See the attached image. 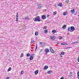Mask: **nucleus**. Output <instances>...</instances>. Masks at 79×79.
<instances>
[{
    "label": "nucleus",
    "instance_id": "f257e3e1",
    "mask_svg": "<svg viewBox=\"0 0 79 79\" xmlns=\"http://www.w3.org/2000/svg\"><path fill=\"white\" fill-rule=\"evenodd\" d=\"M35 21H39L40 22V21H41V20H40V17L39 16H38V18H36L34 19Z\"/></svg>",
    "mask_w": 79,
    "mask_h": 79
},
{
    "label": "nucleus",
    "instance_id": "f03ea898",
    "mask_svg": "<svg viewBox=\"0 0 79 79\" xmlns=\"http://www.w3.org/2000/svg\"><path fill=\"white\" fill-rule=\"evenodd\" d=\"M49 51H50V50L48 49V48H46L45 50V52H46V55H47V53H48L49 52Z\"/></svg>",
    "mask_w": 79,
    "mask_h": 79
},
{
    "label": "nucleus",
    "instance_id": "7ed1b4c3",
    "mask_svg": "<svg viewBox=\"0 0 79 79\" xmlns=\"http://www.w3.org/2000/svg\"><path fill=\"white\" fill-rule=\"evenodd\" d=\"M50 48V50L51 53H54L55 51H54V50H53V49H52V48Z\"/></svg>",
    "mask_w": 79,
    "mask_h": 79
},
{
    "label": "nucleus",
    "instance_id": "20e7f679",
    "mask_svg": "<svg viewBox=\"0 0 79 79\" xmlns=\"http://www.w3.org/2000/svg\"><path fill=\"white\" fill-rule=\"evenodd\" d=\"M70 29H71V31H73L75 30V28H74V27H70Z\"/></svg>",
    "mask_w": 79,
    "mask_h": 79
},
{
    "label": "nucleus",
    "instance_id": "39448f33",
    "mask_svg": "<svg viewBox=\"0 0 79 79\" xmlns=\"http://www.w3.org/2000/svg\"><path fill=\"white\" fill-rule=\"evenodd\" d=\"M41 18L43 19H46V17L45 15H43Z\"/></svg>",
    "mask_w": 79,
    "mask_h": 79
},
{
    "label": "nucleus",
    "instance_id": "423d86ee",
    "mask_svg": "<svg viewBox=\"0 0 79 79\" xmlns=\"http://www.w3.org/2000/svg\"><path fill=\"white\" fill-rule=\"evenodd\" d=\"M34 55V54H32L31 55L32 56L30 57V60H33V57L32 56H33Z\"/></svg>",
    "mask_w": 79,
    "mask_h": 79
},
{
    "label": "nucleus",
    "instance_id": "0eeeda50",
    "mask_svg": "<svg viewBox=\"0 0 79 79\" xmlns=\"http://www.w3.org/2000/svg\"><path fill=\"white\" fill-rule=\"evenodd\" d=\"M61 45H68V44L66 43H61Z\"/></svg>",
    "mask_w": 79,
    "mask_h": 79
},
{
    "label": "nucleus",
    "instance_id": "6e6552de",
    "mask_svg": "<svg viewBox=\"0 0 79 79\" xmlns=\"http://www.w3.org/2000/svg\"><path fill=\"white\" fill-rule=\"evenodd\" d=\"M50 37L51 39H52V40H54L55 39V36H50Z\"/></svg>",
    "mask_w": 79,
    "mask_h": 79
},
{
    "label": "nucleus",
    "instance_id": "1a4fd4ad",
    "mask_svg": "<svg viewBox=\"0 0 79 79\" xmlns=\"http://www.w3.org/2000/svg\"><path fill=\"white\" fill-rule=\"evenodd\" d=\"M38 73H39V71L38 70H36L35 72V75H37L38 74Z\"/></svg>",
    "mask_w": 79,
    "mask_h": 79
},
{
    "label": "nucleus",
    "instance_id": "9d476101",
    "mask_svg": "<svg viewBox=\"0 0 79 79\" xmlns=\"http://www.w3.org/2000/svg\"><path fill=\"white\" fill-rule=\"evenodd\" d=\"M52 32L53 34H55L56 32V31L55 30H53L52 31Z\"/></svg>",
    "mask_w": 79,
    "mask_h": 79
},
{
    "label": "nucleus",
    "instance_id": "9b49d317",
    "mask_svg": "<svg viewBox=\"0 0 79 79\" xmlns=\"http://www.w3.org/2000/svg\"><path fill=\"white\" fill-rule=\"evenodd\" d=\"M58 6H60V7H61L62 6H63V5H62V3H60L58 5Z\"/></svg>",
    "mask_w": 79,
    "mask_h": 79
},
{
    "label": "nucleus",
    "instance_id": "f8f14e48",
    "mask_svg": "<svg viewBox=\"0 0 79 79\" xmlns=\"http://www.w3.org/2000/svg\"><path fill=\"white\" fill-rule=\"evenodd\" d=\"M63 15H67V12H64L63 13Z\"/></svg>",
    "mask_w": 79,
    "mask_h": 79
},
{
    "label": "nucleus",
    "instance_id": "ddd939ff",
    "mask_svg": "<svg viewBox=\"0 0 79 79\" xmlns=\"http://www.w3.org/2000/svg\"><path fill=\"white\" fill-rule=\"evenodd\" d=\"M18 13H17V16H16V21H18Z\"/></svg>",
    "mask_w": 79,
    "mask_h": 79
},
{
    "label": "nucleus",
    "instance_id": "4468645a",
    "mask_svg": "<svg viewBox=\"0 0 79 79\" xmlns=\"http://www.w3.org/2000/svg\"><path fill=\"white\" fill-rule=\"evenodd\" d=\"M66 25H64L62 27V28L63 29H65L66 28Z\"/></svg>",
    "mask_w": 79,
    "mask_h": 79
},
{
    "label": "nucleus",
    "instance_id": "2eb2a0df",
    "mask_svg": "<svg viewBox=\"0 0 79 79\" xmlns=\"http://www.w3.org/2000/svg\"><path fill=\"white\" fill-rule=\"evenodd\" d=\"M48 69V66H45L44 69Z\"/></svg>",
    "mask_w": 79,
    "mask_h": 79
},
{
    "label": "nucleus",
    "instance_id": "dca6fc26",
    "mask_svg": "<svg viewBox=\"0 0 79 79\" xmlns=\"http://www.w3.org/2000/svg\"><path fill=\"white\" fill-rule=\"evenodd\" d=\"M39 34V33L37 31H36L35 33V35H37Z\"/></svg>",
    "mask_w": 79,
    "mask_h": 79
},
{
    "label": "nucleus",
    "instance_id": "f3484780",
    "mask_svg": "<svg viewBox=\"0 0 79 79\" xmlns=\"http://www.w3.org/2000/svg\"><path fill=\"white\" fill-rule=\"evenodd\" d=\"M52 71H48L47 73H48V74H51V73H52Z\"/></svg>",
    "mask_w": 79,
    "mask_h": 79
},
{
    "label": "nucleus",
    "instance_id": "a211bd4d",
    "mask_svg": "<svg viewBox=\"0 0 79 79\" xmlns=\"http://www.w3.org/2000/svg\"><path fill=\"white\" fill-rule=\"evenodd\" d=\"M71 12L72 13H74V12H75L74 9H73V10H71Z\"/></svg>",
    "mask_w": 79,
    "mask_h": 79
},
{
    "label": "nucleus",
    "instance_id": "6ab92c4d",
    "mask_svg": "<svg viewBox=\"0 0 79 79\" xmlns=\"http://www.w3.org/2000/svg\"><path fill=\"white\" fill-rule=\"evenodd\" d=\"M68 30L69 31H70V32H71V28H70L69 27L68 28Z\"/></svg>",
    "mask_w": 79,
    "mask_h": 79
},
{
    "label": "nucleus",
    "instance_id": "aec40b11",
    "mask_svg": "<svg viewBox=\"0 0 79 79\" xmlns=\"http://www.w3.org/2000/svg\"><path fill=\"white\" fill-rule=\"evenodd\" d=\"M11 68L10 67L9 69H8L7 71H11Z\"/></svg>",
    "mask_w": 79,
    "mask_h": 79
},
{
    "label": "nucleus",
    "instance_id": "412c9836",
    "mask_svg": "<svg viewBox=\"0 0 79 79\" xmlns=\"http://www.w3.org/2000/svg\"><path fill=\"white\" fill-rule=\"evenodd\" d=\"M61 54L62 55H64V52H61Z\"/></svg>",
    "mask_w": 79,
    "mask_h": 79
},
{
    "label": "nucleus",
    "instance_id": "4be33fe9",
    "mask_svg": "<svg viewBox=\"0 0 79 79\" xmlns=\"http://www.w3.org/2000/svg\"><path fill=\"white\" fill-rule=\"evenodd\" d=\"M57 13V12H56V11L54 12V13H53V15H56V14Z\"/></svg>",
    "mask_w": 79,
    "mask_h": 79
},
{
    "label": "nucleus",
    "instance_id": "5701e85b",
    "mask_svg": "<svg viewBox=\"0 0 79 79\" xmlns=\"http://www.w3.org/2000/svg\"><path fill=\"white\" fill-rule=\"evenodd\" d=\"M77 74L78 75V78L79 79V72H78Z\"/></svg>",
    "mask_w": 79,
    "mask_h": 79
},
{
    "label": "nucleus",
    "instance_id": "b1692460",
    "mask_svg": "<svg viewBox=\"0 0 79 79\" xmlns=\"http://www.w3.org/2000/svg\"><path fill=\"white\" fill-rule=\"evenodd\" d=\"M23 55H24V54H23V53H22V54H21V56H20V58H22V57H23Z\"/></svg>",
    "mask_w": 79,
    "mask_h": 79
},
{
    "label": "nucleus",
    "instance_id": "393cba45",
    "mask_svg": "<svg viewBox=\"0 0 79 79\" xmlns=\"http://www.w3.org/2000/svg\"><path fill=\"white\" fill-rule=\"evenodd\" d=\"M43 29H47V27L44 26L43 28Z\"/></svg>",
    "mask_w": 79,
    "mask_h": 79
},
{
    "label": "nucleus",
    "instance_id": "a878e982",
    "mask_svg": "<svg viewBox=\"0 0 79 79\" xmlns=\"http://www.w3.org/2000/svg\"><path fill=\"white\" fill-rule=\"evenodd\" d=\"M48 30H44V32L45 33H47V32Z\"/></svg>",
    "mask_w": 79,
    "mask_h": 79
},
{
    "label": "nucleus",
    "instance_id": "bb28decb",
    "mask_svg": "<svg viewBox=\"0 0 79 79\" xmlns=\"http://www.w3.org/2000/svg\"><path fill=\"white\" fill-rule=\"evenodd\" d=\"M21 74H23V73H24V72L22 70L21 72Z\"/></svg>",
    "mask_w": 79,
    "mask_h": 79
},
{
    "label": "nucleus",
    "instance_id": "cd10ccee",
    "mask_svg": "<svg viewBox=\"0 0 79 79\" xmlns=\"http://www.w3.org/2000/svg\"><path fill=\"white\" fill-rule=\"evenodd\" d=\"M59 39H60V40H61V39H62V37H61V36H60L59 37Z\"/></svg>",
    "mask_w": 79,
    "mask_h": 79
},
{
    "label": "nucleus",
    "instance_id": "c85d7f7f",
    "mask_svg": "<svg viewBox=\"0 0 79 79\" xmlns=\"http://www.w3.org/2000/svg\"><path fill=\"white\" fill-rule=\"evenodd\" d=\"M27 56L28 57V56H30V54H29L28 53L27 55Z\"/></svg>",
    "mask_w": 79,
    "mask_h": 79
},
{
    "label": "nucleus",
    "instance_id": "c756f323",
    "mask_svg": "<svg viewBox=\"0 0 79 79\" xmlns=\"http://www.w3.org/2000/svg\"><path fill=\"white\" fill-rule=\"evenodd\" d=\"M71 48V47H67V48Z\"/></svg>",
    "mask_w": 79,
    "mask_h": 79
},
{
    "label": "nucleus",
    "instance_id": "7c9ffc66",
    "mask_svg": "<svg viewBox=\"0 0 79 79\" xmlns=\"http://www.w3.org/2000/svg\"><path fill=\"white\" fill-rule=\"evenodd\" d=\"M65 2H66V3H68L69 2V1L68 0H66L65 1Z\"/></svg>",
    "mask_w": 79,
    "mask_h": 79
},
{
    "label": "nucleus",
    "instance_id": "2f4dec72",
    "mask_svg": "<svg viewBox=\"0 0 79 79\" xmlns=\"http://www.w3.org/2000/svg\"><path fill=\"white\" fill-rule=\"evenodd\" d=\"M42 44H43V43L42 42H41L40 43V45H42Z\"/></svg>",
    "mask_w": 79,
    "mask_h": 79
},
{
    "label": "nucleus",
    "instance_id": "473e14b6",
    "mask_svg": "<svg viewBox=\"0 0 79 79\" xmlns=\"http://www.w3.org/2000/svg\"><path fill=\"white\" fill-rule=\"evenodd\" d=\"M77 60L78 62H79V57H78Z\"/></svg>",
    "mask_w": 79,
    "mask_h": 79
},
{
    "label": "nucleus",
    "instance_id": "72a5a7b5",
    "mask_svg": "<svg viewBox=\"0 0 79 79\" xmlns=\"http://www.w3.org/2000/svg\"><path fill=\"white\" fill-rule=\"evenodd\" d=\"M31 42L33 43V42H34V40H31Z\"/></svg>",
    "mask_w": 79,
    "mask_h": 79
},
{
    "label": "nucleus",
    "instance_id": "f704fd0d",
    "mask_svg": "<svg viewBox=\"0 0 79 79\" xmlns=\"http://www.w3.org/2000/svg\"><path fill=\"white\" fill-rule=\"evenodd\" d=\"M60 79H64V78L63 77H61Z\"/></svg>",
    "mask_w": 79,
    "mask_h": 79
},
{
    "label": "nucleus",
    "instance_id": "c9c22d12",
    "mask_svg": "<svg viewBox=\"0 0 79 79\" xmlns=\"http://www.w3.org/2000/svg\"><path fill=\"white\" fill-rule=\"evenodd\" d=\"M70 75H72V74H73V73L71 72H70Z\"/></svg>",
    "mask_w": 79,
    "mask_h": 79
},
{
    "label": "nucleus",
    "instance_id": "e433bc0d",
    "mask_svg": "<svg viewBox=\"0 0 79 79\" xmlns=\"http://www.w3.org/2000/svg\"><path fill=\"white\" fill-rule=\"evenodd\" d=\"M9 78H10L9 77H7L6 79H9Z\"/></svg>",
    "mask_w": 79,
    "mask_h": 79
},
{
    "label": "nucleus",
    "instance_id": "4c0bfd02",
    "mask_svg": "<svg viewBox=\"0 0 79 79\" xmlns=\"http://www.w3.org/2000/svg\"><path fill=\"white\" fill-rule=\"evenodd\" d=\"M57 44H60V43H59V42H57Z\"/></svg>",
    "mask_w": 79,
    "mask_h": 79
},
{
    "label": "nucleus",
    "instance_id": "58836bf2",
    "mask_svg": "<svg viewBox=\"0 0 79 79\" xmlns=\"http://www.w3.org/2000/svg\"><path fill=\"white\" fill-rule=\"evenodd\" d=\"M47 16V17H49V16H50V15H48Z\"/></svg>",
    "mask_w": 79,
    "mask_h": 79
},
{
    "label": "nucleus",
    "instance_id": "ea45409f",
    "mask_svg": "<svg viewBox=\"0 0 79 79\" xmlns=\"http://www.w3.org/2000/svg\"><path fill=\"white\" fill-rule=\"evenodd\" d=\"M38 5L39 6H40V5H41V4H39Z\"/></svg>",
    "mask_w": 79,
    "mask_h": 79
},
{
    "label": "nucleus",
    "instance_id": "a19ab883",
    "mask_svg": "<svg viewBox=\"0 0 79 79\" xmlns=\"http://www.w3.org/2000/svg\"><path fill=\"white\" fill-rule=\"evenodd\" d=\"M42 51H43V50H40L41 52H42Z\"/></svg>",
    "mask_w": 79,
    "mask_h": 79
},
{
    "label": "nucleus",
    "instance_id": "79ce46f5",
    "mask_svg": "<svg viewBox=\"0 0 79 79\" xmlns=\"http://www.w3.org/2000/svg\"><path fill=\"white\" fill-rule=\"evenodd\" d=\"M37 46H36V49H37Z\"/></svg>",
    "mask_w": 79,
    "mask_h": 79
},
{
    "label": "nucleus",
    "instance_id": "37998d69",
    "mask_svg": "<svg viewBox=\"0 0 79 79\" xmlns=\"http://www.w3.org/2000/svg\"><path fill=\"white\" fill-rule=\"evenodd\" d=\"M77 43H74V44H77Z\"/></svg>",
    "mask_w": 79,
    "mask_h": 79
},
{
    "label": "nucleus",
    "instance_id": "c03bdc74",
    "mask_svg": "<svg viewBox=\"0 0 79 79\" xmlns=\"http://www.w3.org/2000/svg\"><path fill=\"white\" fill-rule=\"evenodd\" d=\"M60 57H62V56H60Z\"/></svg>",
    "mask_w": 79,
    "mask_h": 79
},
{
    "label": "nucleus",
    "instance_id": "a18cd8bd",
    "mask_svg": "<svg viewBox=\"0 0 79 79\" xmlns=\"http://www.w3.org/2000/svg\"><path fill=\"white\" fill-rule=\"evenodd\" d=\"M39 8H40V7H39Z\"/></svg>",
    "mask_w": 79,
    "mask_h": 79
}]
</instances>
